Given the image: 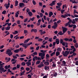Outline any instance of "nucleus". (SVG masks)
<instances>
[{
	"mask_svg": "<svg viewBox=\"0 0 78 78\" xmlns=\"http://www.w3.org/2000/svg\"><path fill=\"white\" fill-rule=\"evenodd\" d=\"M11 48V49H8L6 50V54H8L9 56H11L12 55V52L11 51L13 50L14 49L12 48Z\"/></svg>",
	"mask_w": 78,
	"mask_h": 78,
	"instance_id": "nucleus-1",
	"label": "nucleus"
},
{
	"mask_svg": "<svg viewBox=\"0 0 78 78\" xmlns=\"http://www.w3.org/2000/svg\"><path fill=\"white\" fill-rule=\"evenodd\" d=\"M39 56H41V59L43 60L44 59V56H45V54H43L42 53L40 52L39 53Z\"/></svg>",
	"mask_w": 78,
	"mask_h": 78,
	"instance_id": "nucleus-2",
	"label": "nucleus"
},
{
	"mask_svg": "<svg viewBox=\"0 0 78 78\" xmlns=\"http://www.w3.org/2000/svg\"><path fill=\"white\" fill-rule=\"evenodd\" d=\"M35 59H36V60H40V61H41V58L40 57H37V56H36L35 57H34L33 58V60L34 62L35 61Z\"/></svg>",
	"mask_w": 78,
	"mask_h": 78,
	"instance_id": "nucleus-3",
	"label": "nucleus"
},
{
	"mask_svg": "<svg viewBox=\"0 0 78 78\" xmlns=\"http://www.w3.org/2000/svg\"><path fill=\"white\" fill-rule=\"evenodd\" d=\"M24 6H25V4L23 3H20L19 4V6H18V8H20V7L23 8Z\"/></svg>",
	"mask_w": 78,
	"mask_h": 78,
	"instance_id": "nucleus-4",
	"label": "nucleus"
},
{
	"mask_svg": "<svg viewBox=\"0 0 78 78\" xmlns=\"http://www.w3.org/2000/svg\"><path fill=\"white\" fill-rule=\"evenodd\" d=\"M4 70H5V69L3 67V66H0V73L1 74L2 73V72H3Z\"/></svg>",
	"mask_w": 78,
	"mask_h": 78,
	"instance_id": "nucleus-5",
	"label": "nucleus"
},
{
	"mask_svg": "<svg viewBox=\"0 0 78 78\" xmlns=\"http://www.w3.org/2000/svg\"><path fill=\"white\" fill-rule=\"evenodd\" d=\"M11 62H13L12 63V64H14L17 62V60L14 58H12L11 60Z\"/></svg>",
	"mask_w": 78,
	"mask_h": 78,
	"instance_id": "nucleus-6",
	"label": "nucleus"
},
{
	"mask_svg": "<svg viewBox=\"0 0 78 78\" xmlns=\"http://www.w3.org/2000/svg\"><path fill=\"white\" fill-rule=\"evenodd\" d=\"M68 55H69V54H68L67 51H65V54H64V56L67 57Z\"/></svg>",
	"mask_w": 78,
	"mask_h": 78,
	"instance_id": "nucleus-7",
	"label": "nucleus"
},
{
	"mask_svg": "<svg viewBox=\"0 0 78 78\" xmlns=\"http://www.w3.org/2000/svg\"><path fill=\"white\" fill-rule=\"evenodd\" d=\"M39 31L41 32L40 34L41 35H42V34H45V33H46V32L45 31H42V30H40Z\"/></svg>",
	"mask_w": 78,
	"mask_h": 78,
	"instance_id": "nucleus-8",
	"label": "nucleus"
},
{
	"mask_svg": "<svg viewBox=\"0 0 78 78\" xmlns=\"http://www.w3.org/2000/svg\"><path fill=\"white\" fill-rule=\"evenodd\" d=\"M5 59L6 61L7 62H9L10 60H11V58L9 57H6L5 58Z\"/></svg>",
	"mask_w": 78,
	"mask_h": 78,
	"instance_id": "nucleus-9",
	"label": "nucleus"
},
{
	"mask_svg": "<svg viewBox=\"0 0 78 78\" xmlns=\"http://www.w3.org/2000/svg\"><path fill=\"white\" fill-rule=\"evenodd\" d=\"M67 28L66 27H64L63 29V33H65L66 31H67Z\"/></svg>",
	"mask_w": 78,
	"mask_h": 78,
	"instance_id": "nucleus-10",
	"label": "nucleus"
},
{
	"mask_svg": "<svg viewBox=\"0 0 78 78\" xmlns=\"http://www.w3.org/2000/svg\"><path fill=\"white\" fill-rule=\"evenodd\" d=\"M37 30L36 29H32L31 30V33H32V32H34V33H37Z\"/></svg>",
	"mask_w": 78,
	"mask_h": 78,
	"instance_id": "nucleus-11",
	"label": "nucleus"
},
{
	"mask_svg": "<svg viewBox=\"0 0 78 78\" xmlns=\"http://www.w3.org/2000/svg\"><path fill=\"white\" fill-rule=\"evenodd\" d=\"M13 51L16 53H18L19 52V49H16L15 50H14Z\"/></svg>",
	"mask_w": 78,
	"mask_h": 78,
	"instance_id": "nucleus-12",
	"label": "nucleus"
},
{
	"mask_svg": "<svg viewBox=\"0 0 78 78\" xmlns=\"http://www.w3.org/2000/svg\"><path fill=\"white\" fill-rule=\"evenodd\" d=\"M44 64H40L37 66V67L39 68H41V67H44Z\"/></svg>",
	"mask_w": 78,
	"mask_h": 78,
	"instance_id": "nucleus-13",
	"label": "nucleus"
},
{
	"mask_svg": "<svg viewBox=\"0 0 78 78\" xmlns=\"http://www.w3.org/2000/svg\"><path fill=\"white\" fill-rule=\"evenodd\" d=\"M50 68H49V66H45L44 67V70H48Z\"/></svg>",
	"mask_w": 78,
	"mask_h": 78,
	"instance_id": "nucleus-14",
	"label": "nucleus"
},
{
	"mask_svg": "<svg viewBox=\"0 0 78 78\" xmlns=\"http://www.w3.org/2000/svg\"><path fill=\"white\" fill-rule=\"evenodd\" d=\"M49 17H51V16H53V13L52 12H50L49 13Z\"/></svg>",
	"mask_w": 78,
	"mask_h": 78,
	"instance_id": "nucleus-15",
	"label": "nucleus"
},
{
	"mask_svg": "<svg viewBox=\"0 0 78 78\" xmlns=\"http://www.w3.org/2000/svg\"><path fill=\"white\" fill-rule=\"evenodd\" d=\"M56 44L57 45H58L59 44V39L57 38L56 39Z\"/></svg>",
	"mask_w": 78,
	"mask_h": 78,
	"instance_id": "nucleus-16",
	"label": "nucleus"
},
{
	"mask_svg": "<svg viewBox=\"0 0 78 78\" xmlns=\"http://www.w3.org/2000/svg\"><path fill=\"white\" fill-rule=\"evenodd\" d=\"M66 14H65V15L64 16L63 15H62L61 16V17H62V18H63V19H65L66 18V17L67 16L66 15Z\"/></svg>",
	"mask_w": 78,
	"mask_h": 78,
	"instance_id": "nucleus-17",
	"label": "nucleus"
},
{
	"mask_svg": "<svg viewBox=\"0 0 78 78\" xmlns=\"http://www.w3.org/2000/svg\"><path fill=\"white\" fill-rule=\"evenodd\" d=\"M23 47H25V49L27 48V47H28V45L27 44H23Z\"/></svg>",
	"mask_w": 78,
	"mask_h": 78,
	"instance_id": "nucleus-18",
	"label": "nucleus"
},
{
	"mask_svg": "<svg viewBox=\"0 0 78 78\" xmlns=\"http://www.w3.org/2000/svg\"><path fill=\"white\" fill-rule=\"evenodd\" d=\"M57 51H62V48H58L57 49Z\"/></svg>",
	"mask_w": 78,
	"mask_h": 78,
	"instance_id": "nucleus-19",
	"label": "nucleus"
},
{
	"mask_svg": "<svg viewBox=\"0 0 78 78\" xmlns=\"http://www.w3.org/2000/svg\"><path fill=\"white\" fill-rule=\"evenodd\" d=\"M28 14L30 17H31L33 16V13L31 12H28Z\"/></svg>",
	"mask_w": 78,
	"mask_h": 78,
	"instance_id": "nucleus-20",
	"label": "nucleus"
},
{
	"mask_svg": "<svg viewBox=\"0 0 78 78\" xmlns=\"http://www.w3.org/2000/svg\"><path fill=\"white\" fill-rule=\"evenodd\" d=\"M44 64H45V66H48L49 65V62H45L44 63Z\"/></svg>",
	"mask_w": 78,
	"mask_h": 78,
	"instance_id": "nucleus-21",
	"label": "nucleus"
},
{
	"mask_svg": "<svg viewBox=\"0 0 78 78\" xmlns=\"http://www.w3.org/2000/svg\"><path fill=\"white\" fill-rule=\"evenodd\" d=\"M5 30H10V28H11V27L8 26L7 27H5Z\"/></svg>",
	"mask_w": 78,
	"mask_h": 78,
	"instance_id": "nucleus-22",
	"label": "nucleus"
},
{
	"mask_svg": "<svg viewBox=\"0 0 78 78\" xmlns=\"http://www.w3.org/2000/svg\"><path fill=\"white\" fill-rule=\"evenodd\" d=\"M10 6V3H9V2H8L7 5V6H6V9H8V8H9Z\"/></svg>",
	"mask_w": 78,
	"mask_h": 78,
	"instance_id": "nucleus-23",
	"label": "nucleus"
},
{
	"mask_svg": "<svg viewBox=\"0 0 78 78\" xmlns=\"http://www.w3.org/2000/svg\"><path fill=\"white\" fill-rule=\"evenodd\" d=\"M19 3V2L17 0H16L15 2V6H18V3Z\"/></svg>",
	"mask_w": 78,
	"mask_h": 78,
	"instance_id": "nucleus-24",
	"label": "nucleus"
},
{
	"mask_svg": "<svg viewBox=\"0 0 78 78\" xmlns=\"http://www.w3.org/2000/svg\"><path fill=\"white\" fill-rule=\"evenodd\" d=\"M46 59H48L49 58H50V55L49 54H47L46 55Z\"/></svg>",
	"mask_w": 78,
	"mask_h": 78,
	"instance_id": "nucleus-25",
	"label": "nucleus"
},
{
	"mask_svg": "<svg viewBox=\"0 0 78 78\" xmlns=\"http://www.w3.org/2000/svg\"><path fill=\"white\" fill-rule=\"evenodd\" d=\"M56 56H58L59 55V52L58 51H57L56 53Z\"/></svg>",
	"mask_w": 78,
	"mask_h": 78,
	"instance_id": "nucleus-26",
	"label": "nucleus"
},
{
	"mask_svg": "<svg viewBox=\"0 0 78 78\" xmlns=\"http://www.w3.org/2000/svg\"><path fill=\"white\" fill-rule=\"evenodd\" d=\"M30 40V38H28L27 40H26L24 41V43H26V42H28V41H29Z\"/></svg>",
	"mask_w": 78,
	"mask_h": 78,
	"instance_id": "nucleus-27",
	"label": "nucleus"
},
{
	"mask_svg": "<svg viewBox=\"0 0 78 78\" xmlns=\"http://www.w3.org/2000/svg\"><path fill=\"white\" fill-rule=\"evenodd\" d=\"M72 23L73 24H75L76 23V22L75 21V20L73 19V21H72Z\"/></svg>",
	"mask_w": 78,
	"mask_h": 78,
	"instance_id": "nucleus-28",
	"label": "nucleus"
},
{
	"mask_svg": "<svg viewBox=\"0 0 78 78\" xmlns=\"http://www.w3.org/2000/svg\"><path fill=\"white\" fill-rule=\"evenodd\" d=\"M58 34L59 35H63L64 34L63 33H62V32L61 31H60L58 33Z\"/></svg>",
	"mask_w": 78,
	"mask_h": 78,
	"instance_id": "nucleus-29",
	"label": "nucleus"
},
{
	"mask_svg": "<svg viewBox=\"0 0 78 78\" xmlns=\"http://www.w3.org/2000/svg\"><path fill=\"white\" fill-rule=\"evenodd\" d=\"M73 29H75V28H76V26L75 24H73Z\"/></svg>",
	"mask_w": 78,
	"mask_h": 78,
	"instance_id": "nucleus-30",
	"label": "nucleus"
},
{
	"mask_svg": "<svg viewBox=\"0 0 78 78\" xmlns=\"http://www.w3.org/2000/svg\"><path fill=\"white\" fill-rule=\"evenodd\" d=\"M28 30H24V34H27V33H28Z\"/></svg>",
	"mask_w": 78,
	"mask_h": 78,
	"instance_id": "nucleus-31",
	"label": "nucleus"
},
{
	"mask_svg": "<svg viewBox=\"0 0 78 78\" xmlns=\"http://www.w3.org/2000/svg\"><path fill=\"white\" fill-rule=\"evenodd\" d=\"M75 13H77V14H78V12H77V11L76 9H74V11L73 14H75Z\"/></svg>",
	"mask_w": 78,
	"mask_h": 78,
	"instance_id": "nucleus-32",
	"label": "nucleus"
},
{
	"mask_svg": "<svg viewBox=\"0 0 78 78\" xmlns=\"http://www.w3.org/2000/svg\"><path fill=\"white\" fill-rule=\"evenodd\" d=\"M58 26H54L52 27V28H54V29H56V28H57V27Z\"/></svg>",
	"mask_w": 78,
	"mask_h": 78,
	"instance_id": "nucleus-33",
	"label": "nucleus"
},
{
	"mask_svg": "<svg viewBox=\"0 0 78 78\" xmlns=\"http://www.w3.org/2000/svg\"><path fill=\"white\" fill-rule=\"evenodd\" d=\"M40 62H41V61H37L36 62V65H37V64H40Z\"/></svg>",
	"mask_w": 78,
	"mask_h": 78,
	"instance_id": "nucleus-34",
	"label": "nucleus"
},
{
	"mask_svg": "<svg viewBox=\"0 0 78 78\" xmlns=\"http://www.w3.org/2000/svg\"><path fill=\"white\" fill-rule=\"evenodd\" d=\"M57 4L58 6H61V5H62V3H58Z\"/></svg>",
	"mask_w": 78,
	"mask_h": 78,
	"instance_id": "nucleus-35",
	"label": "nucleus"
},
{
	"mask_svg": "<svg viewBox=\"0 0 78 78\" xmlns=\"http://www.w3.org/2000/svg\"><path fill=\"white\" fill-rule=\"evenodd\" d=\"M32 3L33 5H35L36 4V2L34 1V0H33L32 1Z\"/></svg>",
	"mask_w": 78,
	"mask_h": 78,
	"instance_id": "nucleus-36",
	"label": "nucleus"
},
{
	"mask_svg": "<svg viewBox=\"0 0 78 78\" xmlns=\"http://www.w3.org/2000/svg\"><path fill=\"white\" fill-rule=\"evenodd\" d=\"M73 24H72L71 25L70 24H68V27L69 28H72V27H73Z\"/></svg>",
	"mask_w": 78,
	"mask_h": 78,
	"instance_id": "nucleus-37",
	"label": "nucleus"
},
{
	"mask_svg": "<svg viewBox=\"0 0 78 78\" xmlns=\"http://www.w3.org/2000/svg\"><path fill=\"white\" fill-rule=\"evenodd\" d=\"M16 22L18 25H20V21L19 20L17 21Z\"/></svg>",
	"mask_w": 78,
	"mask_h": 78,
	"instance_id": "nucleus-38",
	"label": "nucleus"
},
{
	"mask_svg": "<svg viewBox=\"0 0 78 78\" xmlns=\"http://www.w3.org/2000/svg\"><path fill=\"white\" fill-rule=\"evenodd\" d=\"M17 33H18V31L17 30L15 31L14 33H13V34H17Z\"/></svg>",
	"mask_w": 78,
	"mask_h": 78,
	"instance_id": "nucleus-39",
	"label": "nucleus"
},
{
	"mask_svg": "<svg viewBox=\"0 0 78 78\" xmlns=\"http://www.w3.org/2000/svg\"><path fill=\"white\" fill-rule=\"evenodd\" d=\"M55 2H56V1L54 0V1H53L52 2V3H51L53 5H55Z\"/></svg>",
	"mask_w": 78,
	"mask_h": 78,
	"instance_id": "nucleus-40",
	"label": "nucleus"
},
{
	"mask_svg": "<svg viewBox=\"0 0 78 78\" xmlns=\"http://www.w3.org/2000/svg\"><path fill=\"white\" fill-rule=\"evenodd\" d=\"M40 17L41 18L42 17H43V14H42V13H40Z\"/></svg>",
	"mask_w": 78,
	"mask_h": 78,
	"instance_id": "nucleus-41",
	"label": "nucleus"
},
{
	"mask_svg": "<svg viewBox=\"0 0 78 78\" xmlns=\"http://www.w3.org/2000/svg\"><path fill=\"white\" fill-rule=\"evenodd\" d=\"M64 11H65V10H63V9H62L61 10V13H62V14H64Z\"/></svg>",
	"mask_w": 78,
	"mask_h": 78,
	"instance_id": "nucleus-42",
	"label": "nucleus"
},
{
	"mask_svg": "<svg viewBox=\"0 0 78 78\" xmlns=\"http://www.w3.org/2000/svg\"><path fill=\"white\" fill-rule=\"evenodd\" d=\"M55 54V52H54L53 53H52L51 54V56H53Z\"/></svg>",
	"mask_w": 78,
	"mask_h": 78,
	"instance_id": "nucleus-43",
	"label": "nucleus"
},
{
	"mask_svg": "<svg viewBox=\"0 0 78 78\" xmlns=\"http://www.w3.org/2000/svg\"><path fill=\"white\" fill-rule=\"evenodd\" d=\"M38 41H39V42H42V41H43V39L42 38H39L38 40Z\"/></svg>",
	"mask_w": 78,
	"mask_h": 78,
	"instance_id": "nucleus-44",
	"label": "nucleus"
},
{
	"mask_svg": "<svg viewBox=\"0 0 78 78\" xmlns=\"http://www.w3.org/2000/svg\"><path fill=\"white\" fill-rule=\"evenodd\" d=\"M27 21H28V18H26L24 20V22L25 23V22H27Z\"/></svg>",
	"mask_w": 78,
	"mask_h": 78,
	"instance_id": "nucleus-45",
	"label": "nucleus"
},
{
	"mask_svg": "<svg viewBox=\"0 0 78 78\" xmlns=\"http://www.w3.org/2000/svg\"><path fill=\"white\" fill-rule=\"evenodd\" d=\"M21 65L22 66H25V62H23L22 63H21Z\"/></svg>",
	"mask_w": 78,
	"mask_h": 78,
	"instance_id": "nucleus-46",
	"label": "nucleus"
},
{
	"mask_svg": "<svg viewBox=\"0 0 78 78\" xmlns=\"http://www.w3.org/2000/svg\"><path fill=\"white\" fill-rule=\"evenodd\" d=\"M71 22H72V20H69V21L68 23L70 24L71 23Z\"/></svg>",
	"mask_w": 78,
	"mask_h": 78,
	"instance_id": "nucleus-47",
	"label": "nucleus"
},
{
	"mask_svg": "<svg viewBox=\"0 0 78 78\" xmlns=\"http://www.w3.org/2000/svg\"><path fill=\"white\" fill-rule=\"evenodd\" d=\"M74 46L75 47H76V48H78V44L77 43H76L75 45H74Z\"/></svg>",
	"mask_w": 78,
	"mask_h": 78,
	"instance_id": "nucleus-48",
	"label": "nucleus"
},
{
	"mask_svg": "<svg viewBox=\"0 0 78 78\" xmlns=\"http://www.w3.org/2000/svg\"><path fill=\"white\" fill-rule=\"evenodd\" d=\"M16 68L17 69H19V68H20V65L19 64H17L16 65Z\"/></svg>",
	"mask_w": 78,
	"mask_h": 78,
	"instance_id": "nucleus-49",
	"label": "nucleus"
},
{
	"mask_svg": "<svg viewBox=\"0 0 78 78\" xmlns=\"http://www.w3.org/2000/svg\"><path fill=\"white\" fill-rule=\"evenodd\" d=\"M52 38H49L48 41L49 42H52Z\"/></svg>",
	"mask_w": 78,
	"mask_h": 78,
	"instance_id": "nucleus-50",
	"label": "nucleus"
},
{
	"mask_svg": "<svg viewBox=\"0 0 78 78\" xmlns=\"http://www.w3.org/2000/svg\"><path fill=\"white\" fill-rule=\"evenodd\" d=\"M73 41V40L72 39V38H71L70 39H68V41L69 42H72Z\"/></svg>",
	"mask_w": 78,
	"mask_h": 78,
	"instance_id": "nucleus-51",
	"label": "nucleus"
},
{
	"mask_svg": "<svg viewBox=\"0 0 78 78\" xmlns=\"http://www.w3.org/2000/svg\"><path fill=\"white\" fill-rule=\"evenodd\" d=\"M34 19H35V18L34 17H33L32 18H30V20H31L32 21H33L34 20Z\"/></svg>",
	"mask_w": 78,
	"mask_h": 78,
	"instance_id": "nucleus-52",
	"label": "nucleus"
},
{
	"mask_svg": "<svg viewBox=\"0 0 78 78\" xmlns=\"http://www.w3.org/2000/svg\"><path fill=\"white\" fill-rule=\"evenodd\" d=\"M28 78H31V75L30 74H28L27 75Z\"/></svg>",
	"mask_w": 78,
	"mask_h": 78,
	"instance_id": "nucleus-53",
	"label": "nucleus"
},
{
	"mask_svg": "<svg viewBox=\"0 0 78 78\" xmlns=\"http://www.w3.org/2000/svg\"><path fill=\"white\" fill-rule=\"evenodd\" d=\"M64 40L65 41H69V38H66L64 39Z\"/></svg>",
	"mask_w": 78,
	"mask_h": 78,
	"instance_id": "nucleus-54",
	"label": "nucleus"
},
{
	"mask_svg": "<svg viewBox=\"0 0 78 78\" xmlns=\"http://www.w3.org/2000/svg\"><path fill=\"white\" fill-rule=\"evenodd\" d=\"M6 10H4L2 12V14H5V13H6Z\"/></svg>",
	"mask_w": 78,
	"mask_h": 78,
	"instance_id": "nucleus-55",
	"label": "nucleus"
},
{
	"mask_svg": "<svg viewBox=\"0 0 78 78\" xmlns=\"http://www.w3.org/2000/svg\"><path fill=\"white\" fill-rule=\"evenodd\" d=\"M4 47V45H2V46H1L0 47V49H2V48H3Z\"/></svg>",
	"mask_w": 78,
	"mask_h": 78,
	"instance_id": "nucleus-56",
	"label": "nucleus"
},
{
	"mask_svg": "<svg viewBox=\"0 0 78 78\" xmlns=\"http://www.w3.org/2000/svg\"><path fill=\"white\" fill-rule=\"evenodd\" d=\"M17 69V68L16 67H15L13 68L12 70H16Z\"/></svg>",
	"mask_w": 78,
	"mask_h": 78,
	"instance_id": "nucleus-57",
	"label": "nucleus"
},
{
	"mask_svg": "<svg viewBox=\"0 0 78 78\" xmlns=\"http://www.w3.org/2000/svg\"><path fill=\"white\" fill-rule=\"evenodd\" d=\"M60 42L61 44H62V43H63V40H62V39H61L60 40Z\"/></svg>",
	"mask_w": 78,
	"mask_h": 78,
	"instance_id": "nucleus-58",
	"label": "nucleus"
},
{
	"mask_svg": "<svg viewBox=\"0 0 78 78\" xmlns=\"http://www.w3.org/2000/svg\"><path fill=\"white\" fill-rule=\"evenodd\" d=\"M62 64H66V62L64 61H63L62 62Z\"/></svg>",
	"mask_w": 78,
	"mask_h": 78,
	"instance_id": "nucleus-59",
	"label": "nucleus"
},
{
	"mask_svg": "<svg viewBox=\"0 0 78 78\" xmlns=\"http://www.w3.org/2000/svg\"><path fill=\"white\" fill-rule=\"evenodd\" d=\"M57 38V37L56 36H54L53 37V39H56Z\"/></svg>",
	"mask_w": 78,
	"mask_h": 78,
	"instance_id": "nucleus-60",
	"label": "nucleus"
},
{
	"mask_svg": "<svg viewBox=\"0 0 78 78\" xmlns=\"http://www.w3.org/2000/svg\"><path fill=\"white\" fill-rule=\"evenodd\" d=\"M16 25H17V24H16V23H14L12 26V27H14L16 26Z\"/></svg>",
	"mask_w": 78,
	"mask_h": 78,
	"instance_id": "nucleus-61",
	"label": "nucleus"
},
{
	"mask_svg": "<svg viewBox=\"0 0 78 78\" xmlns=\"http://www.w3.org/2000/svg\"><path fill=\"white\" fill-rule=\"evenodd\" d=\"M26 70L27 71H29V70H30V68L27 67L26 68Z\"/></svg>",
	"mask_w": 78,
	"mask_h": 78,
	"instance_id": "nucleus-62",
	"label": "nucleus"
},
{
	"mask_svg": "<svg viewBox=\"0 0 78 78\" xmlns=\"http://www.w3.org/2000/svg\"><path fill=\"white\" fill-rule=\"evenodd\" d=\"M54 26H57L58 27V24H57V23L56 22H55L54 23Z\"/></svg>",
	"mask_w": 78,
	"mask_h": 78,
	"instance_id": "nucleus-63",
	"label": "nucleus"
},
{
	"mask_svg": "<svg viewBox=\"0 0 78 78\" xmlns=\"http://www.w3.org/2000/svg\"><path fill=\"white\" fill-rule=\"evenodd\" d=\"M61 21L60 20L57 21V23H61Z\"/></svg>",
	"mask_w": 78,
	"mask_h": 78,
	"instance_id": "nucleus-64",
	"label": "nucleus"
}]
</instances>
